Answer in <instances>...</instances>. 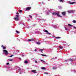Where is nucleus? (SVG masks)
I'll return each mask as SVG.
<instances>
[{
    "label": "nucleus",
    "mask_w": 76,
    "mask_h": 76,
    "mask_svg": "<svg viewBox=\"0 0 76 76\" xmlns=\"http://www.w3.org/2000/svg\"><path fill=\"white\" fill-rule=\"evenodd\" d=\"M59 13H60V12H58V13L53 12L52 13V15H57L58 17H62V16H60L59 15Z\"/></svg>",
    "instance_id": "obj_1"
},
{
    "label": "nucleus",
    "mask_w": 76,
    "mask_h": 76,
    "mask_svg": "<svg viewBox=\"0 0 76 76\" xmlns=\"http://www.w3.org/2000/svg\"><path fill=\"white\" fill-rule=\"evenodd\" d=\"M3 51L4 52L3 54H5V55H7L8 54V52L7 50H3Z\"/></svg>",
    "instance_id": "obj_2"
},
{
    "label": "nucleus",
    "mask_w": 76,
    "mask_h": 76,
    "mask_svg": "<svg viewBox=\"0 0 76 76\" xmlns=\"http://www.w3.org/2000/svg\"><path fill=\"white\" fill-rule=\"evenodd\" d=\"M51 11V9H48L47 11V15H49L50 14V12Z\"/></svg>",
    "instance_id": "obj_3"
},
{
    "label": "nucleus",
    "mask_w": 76,
    "mask_h": 76,
    "mask_svg": "<svg viewBox=\"0 0 76 76\" xmlns=\"http://www.w3.org/2000/svg\"><path fill=\"white\" fill-rule=\"evenodd\" d=\"M44 32H47L46 34L48 35H51V33H48V31L47 30H45Z\"/></svg>",
    "instance_id": "obj_4"
},
{
    "label": "nucleus",
    "mask_w": 76,
    "mask_h": 76,
    "mask_svg": "<svg viewBox=\"0 0 76 76\" xmlns=\"http://www.w3.org/2000/svg\"><path fill=\"white\" fill-rule=\"evenodd\" d=\"M69 13H74L75 12V10H71L70 11H68Z\"/></svg>",
    "instance_id": "obj_5"
},
{
    "label": "nucleus",
    "mask_w": 76,
    "mask_h": 76,
    "mask_svg": "<svg viewBox=\"0 0 76 76\" xmlns=\"http://www.w3.org/2000/svg\"><path fill=\"white\" fill-rule=\"evenodd\" d=\"M68 3H69V4H72L75 3L74 2H72L71 1H69L68 2Z\"/></svg>",
    "instance_id": "obj_6"
},
{
    "label": "nucleus",
    "mask_w": 76,
    "mask_h": 76,
    "mask_svg": "<svg viewBox=\"0 0 76 76\" xmlns=\"http://www.w3.org/2000/svg\"><path fill=\"white\" fill-rule=\"evenodd\" d=\"M14 19L15 20L18 21L19 20V18L18 17H15L14 18Z\"/></svg>",
    "instance_id": "obj_7"
},
{
    "label": "nucleus",
    "mask_w": 76,
    "mask_h": 76,
    "mask_svg": "<svg viewBox=\"0 0 76 76\" xmlns=\"http://www.w3.org/2000/svg\"><path fill=\"white\" fill-rule=\"evenodd\" d=\"M73 60V59H68L67 60H66L65 61H72Z\"/></svg>",
    "instance_id": "obj_8"
},
{
    "label": "nucleus",
    "mask_w": 76,
    "mask_h": 76,
    "mask_svg": "<svg viewBox=\"0 0 76 76\" xmlns=\"http://www.w3.org/2000/svg\"><path fill=\"white\" fill-rule=\"evenodd\" d=\"M31 8L30 7H28L26 9V10H31Z\"/></svg>",
    "instance_id": "obj_9"
},
{
    "label": "nucleus",
    "mask_w": 76,
    "mask_h": 76,
    "mask_svg": "<svg viewBox=\"0 0 76 76\" xmlns=\"http://www.w3.org/2000/svg\"><path fill=\"white\" fill-rule=\"evenodd\" d=\"M24 63L25 64H28V63H29V62L27 61H26V60L24 61Z\"/></svg>",
    "instance_id": "obj_10"
},
{
    "label": "nucleus",
    "mask_w": 76,
    "mask_h": 76,
    "mask_svg": "<svg viewBox=\"0 0 76 76\" xmlns=\"http://www.w3.org/2000/svg\"><path fill=\"white\" fill-rule=\"evenodd\" d=\"M31 72H33V73H37V72H36V70H31Z\"/></svg>",
    "instance_id": "obj_11"
},
{
    "label": "nucleus",
    "mask_w": 76,
    "mask_h": 76,
    "mask_svg": "<svg viewBox=\"0 0 76 76\" xmlns=\"http://www.w3.org/2000/svg\"><path fill=\"white\" fill-rule=\"evenodd\" d=\"M1 47H2L3 49L4 50V49H6V47H4L3 45H1Z\"/></svg>",
    "instance_id": "obj_12"
},
{
    "label": "nucleus",
    "mask_w": 76,
    "mask_h": 76,
    "mask_svg": "<svg viewBox=\"0 0 76 76\" xmlns=\"http://www.w3.org/2000/svg\"><path fill=\"white\" fill-rule=\"evenodd\" d=\"M41 69H42V70H45L46 69L44 67H42L41 68Z\"/></svg>",
    "instance_id": "obj_13"
},
{
    "label": "nucleus",
    "mask_w": 76,
    "mask_h": 76,
    "mask_svg": "<svg viewBox=\"0 0 76 76\" xmlns=\"http://www.w3.org/2000/svg\"><path fill=\"white\" fill-rule=\"evenodd\" d=\"M28 41H34V39H29L28 40Z\"/></svg>",
    "instance_id": "obj_14"
},
{
    "label": "nucleus",
    "mask_w": 76,
    "mask_h": 76,
    "mask_svg": "<svg viewBox=\"0 0 76 76\" xmlns=\"http://www.w3.org/2000/svg\"><path fill=\"white\" fill-rule=\"evenodd\" d=\"M41 56H44L45 57H47V55L43 54H42Z\"/></svg>",
    "instance_id": "obj_15"
},
{
    "label": "nucleus",
    "mask_w": 76,
    "mask_h": 76,
    "mask_svg": "<svg viewBox=\"0 0 76 76\" xmlns=\"http://www.w3.org/2000/svg\"><path fill=\"white\" fill-rule=\"evenodd\" d=\"M36 44H38V45H40V44H41V43L39 42H37Z\"/></svg>",
    "instance_id": "obj_16"
},
{
    "label": "nucleus",
    "mask_w": 76,
    "mask_h": 76,
    "mask_svg": "<svg viewBox=\"0 0 76 76\" xmlns=\"http://www.w3.org/2000/svg\"><path fill=\"white\" fill-rule=\"evenodd\" d=\"M16 33H17V34H19V33H20V32L18 31L17 30L16 31Z\"/></svg>",
    "instance_id": "obj_17"
},
{
    "label": "nucleus",
    "mask_w": 76,
    "mask_h": 76,
    "mask_svg": "<svg viewBox=\"0 0 76 76\" xmlns=\"http://www.w3.org/2000/svg\"><path fill=\"white\" fill-rule=\"evenodd\" d=\"M68 26H71V27L73 26H72V25H71V24H68Z\"/></svg>",
    "instance_id": "obj_18"
},
{
    "label": "nucleus",
    "mask_w": 76,
    "mask_h": 76,
    "mask_svg": "<svg viewBox=\"0 0 76 76\" xmlns=\"http://www.w3.org/2000/svg\"><path fill=\"white\" fill-rule=\"evenodd\" d=\"M43 51V49H40L39 51L41 52V53H42V51Z\"/></svg>",
    "instance_id": "obj_19"
},
{
    "label": "nucleus",
    "mask_w": 76,
    "mask_h": 76,
    "mask_svg": "<svg viewBox=\"0 0 76 76\" xmlns=\"http://www.w3.org/2000/svg\"><path fill=\"white\" fill-rule=\"evenodd\" d=\"M62 14L63 15H64V16L65 15V12H62Z\"/></svg>",
    "instance_id": "obj_20"
},
{
    "label": "nucleus",
    "mask_w": 76,
    "mask_h": 76,
    "mask_svg": "<svg viewBox=\"0 0 76 76\" xmlns=\"http://www.w3.org/2000/svg\"><path fill=\"white\" fill-rule=\"evenodd\" d=\"M72 22H73V23H76V21L75 20H74L72 21Z\"/></svg>",
    "instance_id": "obj_21"
},
{
    "label": "nucleus",
    "mask_w": 76,
    "mask_h": 76,
    "mask_svg": "<svg viewBox=\"0 0 76 76\" xmlns=\"http://www.w3.org/2000/svg\"><path fill=\"white\" fill-rule=\"evenodd\" d=\"M29 17H30V18H31V19H32V16H31V15H29Z\"/></svg>",
    "instance_id": "obj_22"
},
{
    "label": "nucleus",
    "mask_w": 76,
    "mask_h": 76,
    "mask_svg": "<svg viewBox=\"0 0 76 76\" xmlns=\"http://www.w3.org/2000/svg\"><path fill=\"white\" fill-rule=\"evenodd\" d=\"M14 56V55H12L11 56H9V57H12L13 56Z\"/></svg>",
    "instance_id": "obj_23"
},
{
    "label": "nucleus",
    "mask_w": 76,
    "mask_h": 76,
    "mask_svg": "<svg viewBox=\"0 0 76 76\" xmlns=\"http://www.w3.org/2000/svg\"><path fill=\"white\" fill-rule=\"evenodd\" d=\"M57 69V68H56L55 67H53V69H54V70H55V69Z\"/></svg>",
    "instance_id": "obj_24"
},
{
    "label": "nucleus",
    "mask_w": 76,
    "mask_h": 76,
    "mask_svg": "<svg viewBox=\"0 0 76 76\" xmlns=\"http://www.w3.org/2000/svg\"><path fill=\"white\" fill-rule=\"evenodd\" d=\"M56 38H57V39H58L61 38V37H56Z\"/></svg>",
    "instance_id": "obj_25"
},
{
    "label": "nucleus",
    "mask_w": 76,
    "mask_h": 76,
    "mask_svg": "<svg viewBox=\"0 0 76 76\" xmlns=\"http://www.w3.org/2000/svg\"><path fill=\"white\" fill-rule=\"evenodd\" d=\"M40 61H43V62H45V61H43V60H41V59H40Z\"/></svg>",
    "instance_id": "obj_26"
},
{
    "label": "nucleus",
    "mask_w": 76,
    "mask_h": 76,
    "mask_svg": "<svg viewBox=\"0 0 76 76\" xmlns=\"http://www.w3.org/2000/svg\"><path fill=\"white\" fill-rule=\"evenodd\" d=\"M39 20H40V21H42L43 20L41 19H39Z\"/></svg>",
    "instance_id": "obj_27"
},
{
    "label": "nucleus",
    "mask_w": 76,
    "mask_h": 76,
    "mask_svg": "<svg viewBox=\"0 0 76 76\" xmlns=\"http://www.w3.org/2000/svg\"><path fill=\"white\" fill-rule=\"evenodd\" d=\"M10 61H13V59H10Z\"/></svg>",
    "instance_id": "obj_28"
},
{
    "label": "nucleus",
    "mask_w": 76,
    "mask_h": 76,
    "mask_svg": "<svg viewBox=\"0 0 76 76\" xmlns=\"http://www.w3.org/2000/svg\"><path fill=\"white\" fill-rule=\"evenodd\" d=\"M22 12V10H20L19 12V13H21Z\"/></svg>",
    "instance_id": "obj_29"
},
{
    "label": "nucleus",
    "mask_w": 76,
    "mask_h": 76,
    "mask_svg": "<svg viewBox=\"0 0 76 76\" xmlns=\"http://www.w3.org/2000/svg\"><path fill=\"white\" fill-rule=\"evenodd\" d=\"M65 30H66V31L67 30V28L66 27H65Z\"/></svg>",
    "instance_id": "obj_30"
},
{
    "label": "nucleus",
    "mask_w": 76,
    "mask_h": 76,
    "mask_svg": "<svg viewBox=\"0 0 76 76\" xmlns=\"http://www.w3.org/2000/svg\"><path fill=\"white\" fill-rule=\"evenodd\" d=\"M35 63H38V62H37V61H36V60L35 61Z\"/></svg>",
    "instance_id": "obj_31"
},
{
    "label": "nucleus",
    "mask_w": 76,
    "mask_h": 76,
    "mask_svg": "<svg viewBox=\"0 0 76 76\" xmlns=\"http://www.w3.org/2000/svg\"><path fill=\"white\" fill-rule=\"evenodd\" d=\"M59 1H60V2H61L62 1H63L62 0H59Z\"/></svg>",
    "instance_id": "obj_32"
},
{
    "label": "nucleus",
    "mask_w": 76,
    "mask_h": 76,
    "mask_svg": "<svg viewBox=\"0 0 76 76\" xmlns=\"http://www.w3.org/2000/svg\"><path fill=\"white\" fill-rule=\"evenodd\" d=\"M19 15H16V17H19Z\"/></svg>",
    "instance_id": "obj_33"
},
{
    "label": "nucleus",
    "mask_w": 76,
    "mask_h": 76,
    "mask_svg": "<svg viewBox=\"0 0 76 76\" xmlns=\"http://www.w3.org/2000/svg\"><path fill=\"white\" fill-rule=\"evenodd\" d=\"M59 48H60V49H61L62 48H63V47H59Z\"/></svg>",
    "instance_id": "obj_34"
},
{
    "label": "nucleus",
    "mask_w": 76,
    "mask_h": 76,
    "mask_svg": "<svg viewBox=\"0 0 76 76\" xmlns=\"http://www.w3.org/2000/svg\"><path fill=\"white\" fill-rule=\"evenodd\" d=\"M7 65H8L9 64V63L7 62Z\"/></svg>",
    "instance_id": "obj_35"
},
{
    "label": "nucleus",
    "mask_w": 76,
    "mask_h": 76,
    "mask_svg": "<svg viewBox=\"0 0 76 76\" xmlns=\"http://www.w3.org/2000/svg\"><path fill=\"white\" fill-rule=\"evenodd\" d=\"M44 74H48V73L47 72H45L44 73Z\"/></svg>",
    "instance_id": "obj_36"
},
{
    "label": "nucleus",
    "mask_w": 76,
    "mask_h": 76,
    "mask_svg": "<svg viewBox=\"0 0 76 76\" xmlns=\"http://www.w3.org/2000/svg\"><path fill=\"white\" fill-rule=\"evenodd\" d=\"M74 28H75V29H76V27L75 26H73Z\"/></svg>",
    "instance_id": "obj_37"
},
{
    "label": "nucleus",
    "mask_w": 76,
    "mask_h": 76,
    "mask_svg": "<svg viewBox=\"0 0 76 76\" xmlns=\"http://www.w3.org/2000/svg\"><path fill=\"white\" fill-rule=\"evenodd\" d=\"M36 16L37 17V16H38V15H37V14H35Z\"/></svg>",
    "instance_id": "obj_38"
},
{
    "label": "nucleus",
    "mask_w": 76,
    "mask_h": 76,
    "mask_svg": "<svg viewBox=\"0 0 76 76\" xmlns=\"http://www.w3.org/2000/svg\"><path fill=\"white\" fill-rule=\"evenodd\" d=\"M19 72L21 71V69H19Z\"/></svg>",
    "instance_id": "obj_39"
},
{
    "label": "nucleus",
    "mask_w": 76,
    "mask_h": 76,
    "mask_svg": "<svg viewBox=\"0 0 76 76\" xmlns=\"http://www.w3.org/2000/svg\"><path fill=\"white\" fill-rule=\"evenodd\" d=\"M17 52H19V50H17Z\"/></svg>",
    "instance_id": "obj_40"
},
{
    "label": "nucleus",
    "mask_w": 76,
    "mask_h": 76,
    "mask_svg": "<svg viewBox=\"0 0 76 76\" xmlns=\"http://www.w3.org/2000/svg\"><path fill=\"white\" fill-rule=\"evenodd\" d=\"M22 24L23 25H25V24L24 23H23Z\"/></svg>",
    "instance_id": "obj_41"
},
{
    "label": "nucleus",
    "mask_w": 76,
    "mask_h": 76,
    "mask_svg": "<svg viewBox=\"0 0 76 76\" xmlns=\"http://www.w3.org/2000/svg\"><path fill=\"white\" fill-rule=\"evenodd\" d=\"M35 51H37V49H35L34 50Z\"/></svg>",
    "instance_id": "obj_42"
},
{
    "label": "nucleus",
    "mask_w": 76,
    "mask_h": 76,
    "mask_svg": "<svg viewBox=\"0 0 76 76\" xmlns=\"http://www.w3.org/2000/svg\"><path fill=\"white\" fill-rule=\"evenodd\" d=\"M74 73H76V71H74Z\"/></svg>",
    "instance_id": "obj_43"
},
{
    "label": "nucleus",
    "mask_w": 76,
    "mask_h": 76,
    "mask_svg": "<svg viewBox=\"0 0 76 76\" xmlns=\"http://www.w3.org/2000/svg\"><path fill=\"white\" fill-rule=\"evenodd\" d=\"M22 56L23 57V56H24V55H22Z\"/></svg>",
    "instance_id": "obj_44"
},
{
    "label": "nucleus",
    "mask_w": 76,
    "mask_h": 76,
    "mask_svg": "<svg viewBox=\"0 0 76 76\" xmlns=\"http://www.w3.org/2000/svg\"><path fill=\"white\" fill-rule=\"evenodd\" d=\"M17 14L18 15V14H19V13H18V12H17Z\"/></svg>",
    "instance_id": "obj_45"
},
{
    "label": "nucleus",
    "mask_w": 76,
    "mask_h": 76,
    "mask_svg": "<svg viewBox=\"0 0 76 76\" xmlns=\"http://www.w3.org/2000/svg\"><path fill=\"white\" fill-rule=\"evenodd\" d=\"M19 74H22V73H21V72H20V73H19Z\"/></svg>",
    "instance_id": "obj_46"
},
{
    "label": "nucleus",
    "mask_w": 76,
    "mask_h": 76,
    "mask_svg": "<svg viewBox=\"0 0 76 76\" xmlns=\"http://www.w3.org/2000/svg\"><path fill=\"white\" fill-rule=\"evenodd\" d=\"M51 59H52H52H54V58H51Z\"/></svg>",
    "instance_id": "obj_47"
},
{
    "label": "nucleus",
    "mask_w": 76,
    "mask_h": 76,
    "mask_svg": "<svg viewBox=\"0 0 76 76\" xmlns=\"http://www.w3.org/2000/svg\"><path fill=\"white\" fill-rule=\"evenodd\" d=\"M20 60H21V58H19Z\"/></svg>",
    "instance_id": "obj_48"
},
{
    "label": "nucleus",
    "mask_w": 76,
    "mask_h": 76,
    "mask_svg": "<svg viewBox=\"0 0 76 76\" xmlns=\"http://www.w3.org/2000/svg\"><path fill=\"white\" fill-rule=\"evenodd\" d=\"M75 34H76V32H75Z\"/></svg>",
    "instance_id": "obj_49"
},
{
    "label": "nucleus",
    "mask_w": 76,
    "mask_h": 76,
    "mask_svg": "<svg viewBox=\"0 0 76 76\" xmlns=\"http://www.w3.org/2000/svg\"><path fill=\"white\" fill-rule=\"evenodd\" d=\"M42 3H43V2H42Z\"/></svg>",
    "instance_id": "obj_50"
}]
</instances>
